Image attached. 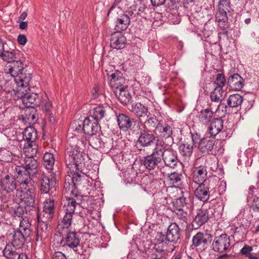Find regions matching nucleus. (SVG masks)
<instances>
[{
    "label": "nucleus",
    "mask_w": 259,
    "mask_h": 259,
    "mask_svg": "<svg viewBox=\"0 0 259 259\" xmlns=\"http://www.w3.org/2000/svg\"><path fill=\"white\" fill-rule=\"evenodd\" d=\"M24 58L22 57V59H17L12 62L9 66V73L14 78L17 86L20 85L21 88L27 87L26 83L29 82L32 77V73L26 68V65L24 66Z\"/></svg>",
    "instance_id": "obj_1"
},
{
    "label": "nucleus",
    "mask_w": 259,
    "mask_h": 259,
    "mask_svg": "<svg viewBox=\"0 0 259 259\" xmlns=\"http://www.w3.org/2000/svg\"><path fill=\"white\" fill-rule=\"evenodd\" d=\"M151 11V9L147 7L143 0H134L125 13L130 15L132 20L139 24L142 22L141 18L146 20L152 17Z\"/></svg>",
    "instance_id": "obj_2"
},
{
    "label": "nucleus",
    "mask_w": 259,
    "mask_h": 259,
    "mask_svg": "<svg viewBox=\"0 0 259 259\" xmlns=\"http://www.w3.org/2000/svg\"><path fill=\"white\" fill-rule=\"evenodd\" d=\"M81 148L75 146L73 149L65 153V163L69 169L80 170L84 163L85 154L81 151Z\"/></svg>",
    "instance_id": "obj_3"
},
{
    "label": "nucleus",
    "mask_w": 259,
    "mask_h": 259,
    "mask_svg": "<svg viewBox=\"0 0 259 259\" xmlns=\"http://www.w3.org/2000/svg\"><path fill=\"white\" fill-rule=\"evenodd\" d=\"M27 87L19 85L16 89V94L20 98H22L23 103L28 106L27 104H30L31 106H34V108L39 107L41 103V97L38 94H29L30 91L29 82H27Z\"/></svg>",
    "instance_id": "obj_4"
},
{
    "label": "nucleus",
    "mask_w": 259,
    "mask_h": 259,
    "mask_svg": "<svg viewBox=\"0 0 259 259\" xmlns=\"http://www.w3.org/2000/svg\"><path fill=\"white\" fill-rule=\"evenodd\" d=\"M117 124L120 130L123 131H131L133 133H138L140 128V122L124 113L116 114Z\"/></svg>",
    "instance_id": "obj_5"
},
{
    "label": "nucleus",
    "mask_w": 259,
    "mask_h": 259,
    "mask_svg": "<svg viewBox=\"0 0 259 259\" xmlns=\"http://www.w3.org/2000/svg\"><path fill=\"white\" fill-rule=\"evenodd\" d=\"M17 188V183L8 169L4 168L0 175V189L9 194Z\"/></svg>",
    "instance_id": "obj_6"
},
{
    "label": "nucleus",
    "mask_w": 259,
    "mask_h": 259,
    "mask_svg": "<svg viewBox=\"0 0 259 259\" xmlns=\"http://www.w3.org/2000/svg\"><path fill=\"white\" fill-rule=\"evenodd\" d=\"M214 210L213 208H207L204 204L202 205L200 208L196 210V214L193 220L192 226L195 224L198 228L207 223L210 219L215 217Z\"/></svg>",
    "instance_id": "obj_7"
},
{
    "label": "nucleus",
    "mask_w": 259,
    "mask_h": 259,
    "mask_svg": "<svg viewBox=\"0 0 259 259\" xmlns=\"http://www.w3.org/2000/svg\"><path fill=\"white\" fill-rule=\"evenodd\" d=\"M212 250L218 253L228 252L231 250V239L226 233L215 236L212 243Z\"/></svg>",
    "instance_id": "obj_8"
},
{
    "label": "nucleus",
    "mask_w": 259,
    "mask_h": 259,
    "mask_svg": "<svg viewBox=\"0 0 259 259\" xmlns=\"http://www.w3.org/2000/svg\"><path fill=\"white\" fill-rule=\"evenodd\" d=\"M158 145L157 143L156 146L153 149L152 152L143 157L140 160L141 165L144 166L148 170H154L159 163L161 162V158H160V152L158 151Z\"/></svg>",
    "instance_id": "obj_9"
},
{
    "label": "nucleus",
    "mask_w": 259,
    "mask_h": 259,
    "mask_svg": "<svg viewBox=\"0 0 259 259\" xmlns=\"http://www.w3.org/2000/svg\"><path fill=\"white\" fill-rule=\"evenodd\" d=\"M158 151L160 152L161 161H163L165 166L174 168L178 164L179 160L177 151L171 148L163 149L158 146Z\"/></svg>",
    "instance_id": "obj_10"
},
{
    "label": "nucleus",
    "mask_w": 259,
    "mask_h": 259,
    "mask_svg": "<svg viewBox=\"0 0 259 259\" xmlns=\"http://www.w3.org/2000/svg\"><path fill=\"white\" fill-rule=\"evenodd\" d=\"M140 135L137 143L142 147H148L152 146L155 143L157 137L153 132L143 125L142 128H140Z\"/></svg>",
    "instance_id": "obj_11"
},
{
    "label": "nucleus",
    "mask_w": 259,
    "mask_h": 259,
    "mask_svg": "<svg viewBox=\"0 0 259 259\" xmlns=\"http://www.w3.org/2000/svg\"><path fill=\"white\" fill-rule=\"evenodd\" d=\"M64 234L66 235L65 237L66 244L69 247L73 248L74 251L77 253L83 254L82 248L79 244L80 234L75 231H70V230L64 231Z\"/></svg>",
    "instance_id": "obj_12"
},
{
    "label": "nucleus",
    "mask_w": 259,
    "mask_h": 259,
    "mask_svg": "<svg viewBox=\"0 0 259 259\" xmlns=\"http://www.w3.org/2000/svg\"><path fill=\"white\" fill-rule=\"evenodd\" d=\"M12 176L15 180L17 181L23 185L24 189L30 182V176L24 166L14 165L11 167Z\"/></svg>",
    "instance_id": "obj_13"
},
{
    "label": "nucleus",
    "mask_w": 259,
    "mask_h": 259,
    "mask_svg": "<svg viewBox=\"0 0 259 259\" xmlns=\"http://www.w3.org/2000/svg\"><path fill=\"white\" fill-rule=\"evenodd\" d=\"M223 123L224 120L222 117L213 118L208 128L210 135L215 137L221 133L223 138H230V136L228 135L227 131L224 129Z\"/></svg>",
    "instance_id": "obj_14"
},
{
    "label": "nucleus",
    "mask_w": 259,
    "mask_h": 259,
    "mask_svg": "<svg viewBox=\"0 0 259 259\" xmlns=\"http://www.w3.org/2000/svg\"><path fill=\"white\" fill-rule=\"evenodd\" d=\"M191 194L189 191L182 189L181 196L172 200L171 209H180L185 207L187 209L188 205L191 201Z\"/></svg>",
    "instance_id": "obj_15"
},
{
    "label": "nucleus",
    "mask_w": 259,
    "mask_h": 259,
    "mask_svg": "<svg viewBox=\"0 0 259 259\" xmlns=\"http://www.w3.org/2000/svg\"><path fill=\"white\" fill-rule=\"evenodd\" d=\"M215 137L210 135L200 139L198 142V148L202 153L212 154L216 151Z\"/></svg>",
    "instance_id": "obj_16"
},
{
    "label": "nucleus",
    "mask_w": 259,
    "mask_h": 259,
    "mask_svg": "<svg viewBox=\"0 0 259 259\" xmlns=\"http://www.w3.org/2000/svg\"><path fill=\"white\" fill-rule=\"evenodd\" d=\"M192 180L196 184L207 182V166L205 164L199 165L196 162L192 171Z\"/></svg>",
    "instance_id": "obj_17"
},
{
    "label": "nucleus",
    "mask_w": 259,
    "mask_h": 259,
    "mask_svg": "<svg viewBox=\"0 0 259 259\" xmlns=\"http://www.w3.org/2000/svg\"><path fill=\"white\" fill-rule=\"evenodd\" d=\"M82 130L85 135L89 136L95 135L101 132L99 123L88 116L82 122Z\"/></svg>",
    "instance_id": "obj_18"
},
{
    "label": "nucleus",
    "mask_w": 259,
    "mask_h": 259,
    "mask_svg": "<svg viewBox=\"0 0 259 259\" xmlns=\"http://www.w3.org/2000/svg\"><path fill=\"white\" fill-rule=\"evenodd\" d=\"M174 124L168 121L162 120L157 130L160 138L165 140L170 139L172 141V144L174 143V138L172 135L174 133Z\"/></svg>",
    "instance_id": "obj_19"
},
{
    "label": "nucleus",
    "mask_w": 259,
    "mask_h": 259,
    "mask_svg": "<svg viewBox=\"0 0 259 259\" xmlns=\"http://www.w3.org/2000/svg\"><path fill=\"white\" fill-rule=\"evenodd\" d=\"M22 121L24 124H33L38 119V114L34 106H26L22 111Z\"/></svg>",
    "instance_id": "obj_20"
},
{
    "label": "nucleus",
    "mask_w": 259,
    "mask_h": 259,
    "mask_svg": "<svg viewBox=\"0 0 259 259\" xmlns=\"http://www.w3.org/2000/svg\"><path fill=\"white\" fill-rule=\"evenodd\" d=\"M74 212L65 211V214L63 218L60 222L59 221L57 228L59 229V234L61 237L59 243L62 244L64 242V231H68L69 228L70 227L72 223V217Z\"/></svg>",
    "instance_id": "obj_21"
},
{
    "label": "nucleus",
    "mask_w": 259,
    "mask_h": 259,
    "mask_svg": "<svg viewBox=\"0 0 259 259\" xmlns=\"http://www.w3.org/2000/svg\"><path fill=\"white\" fill-rule=\"evenodd\" d=\"M197 134L196 136L192 135V143H188V142L181 143L178 148L179 152L183 158L185 159H189L193 152V146L197 143L198 138H197Z\"/></svg>",
    "instance_id": "obj_22"
},
{
    "label": "nucleus",
    "mask_w": 259,
    "mask_h": 259,
    "mask_svg": "<svg viewBox=\"0 0 259 259\" xmlns=\"http://www.w3.org/2000/svg\"><path fill=\"white\" fill-rule=\"evenodd\" d=\"M198 187L194 191L196 197L201 201L206 202L210 196V187L207 182L198 184Z\"/></svg>",
    "instance_id": "obj_23"
},
{
    "label": "nucleus",
    "mask_w": 259,
    "mask_h": 259,
    "mask_svg": "<svg viewBox=\"0 0 259 259\" xmlns=\"http://www.w3.org/2000/svg\"><path fill=\"white\" fill-rule=\"evenodd\" d=\"M64 189L65 194H69L72 196H74L77 200H81L82 195L80 192L77 189V185L73 180L70 179L69 177H66L64 183Z\"/></svg>",
    "instance_id": "obj_24"
},
{
    "label": "nucleus",
    "mask_w": 259,
    "mask_h": 259,
    "mask_svg": "<svg viewBox=\"0 0 259 259\" xmlns=\"http://www.w3.org/2000/svg\"><path fill=\"white\" fill-rule=\"evenodd\" d=\"M126 38L121 32L115 31L111 34L110 46L116 50H121L125 48Z\"/></svg>",
    "instance_id": "obj_25"
},
{
    "label": "nucleus",
    "mask_w": 259,
    "mask_h": 259,
    "mask_svg": "<svg viewBox=\"0 0 259 259\" xmlns=\"http://www.w3.org/2000/svg\"><path fill=\"white\" fill-rule=\"evenodd\" d=\"M114 93L117 96L118 100L123 105L127 106L132 103V95L128 90L127 85L121 87L119 90H115Z\"/></svg>",
    "instance_id": "obj_26"
},
{
    "label": "nucleus",
    "mask_w": 259,
    "mask_h": 259,
    "mask_svg": "<svg viewBox=\"0 0 259 259\" xmlns=\"http://www.w3.org/2000/svg\"><path fill=\"white\" fill-rule=\"evenodd\" d=\"M169 242L177 243L181 238V229L175 222L171 223L167 228L166 232Z\"/></svg>",
    "instance_id": "obj_27"
},
{
    "label": "nucleus",
    "mask_w": 259,
    "mask_h": 259,
    "mask_svg": "<svg viewBox=\"0 0 259 259\" xmlns=\"http://www.w3.org/2000/svg\"><path fill=\"white\" fill-rule=\"evenodd\" d=\"M212 239V236L211 234L199 232L193 236L192 238V245L195 247L201 245L204 247L210 243Z\"/></svg>",
    "instance_id": "obj_28"
},
{
    "label": "nucleus",
    "mask_w": 259,
    "mask_h": 259,
    "mask_svg": "<svg viewBox=\"0 0 259 259\" xmlns=\"http://www.w3.org/2000/svg\"><path fill=\"white\" fill-rule=\"evenodd\" d=\"M22 54L19 50L8 48L7 46L1 58L4 61L11 63L17 59H22Z\"/></svg>",
    "instance_id": "obj_29"
},
{
    "label": "nucleus",
    "mask_w": 259,
    "mask_h": 259,
    "mask_svg": "<svg viewBox=\"0 0 259 259\" xmlns=\"http://www.w3.org/2000/svg\"><path fill=\"white\" fill-rule=\"evenodd\" d=\"M111 78L109 84L115 90H119L121 87H124L123 84L125 82V78L123 76L121 72L118 70L115 71L110 75Z\"/></svg>",
    "instance_id": "obj_30"
},
{
    "label": "nucleus",
    "mask_w": 259,
    "mask_h": 259,
    "mask_svg": "<svg viewBox=\"0 0 259 259\" xmlns=\"http://www.w3.org/2000/svg\"><path fill=\"white\" fill-rule=\"evenodd\" d=\"M227 84L232 90L240 91L244 85V80L238 73H234L228 78Z\"/></svg>",
    "instance_id": "obj_31"
},
{
    "label": "nucleus",
    "mask_w": 259,
    "mask_h": 259,
    "mask_svg": "<svg viewBox=\"0 0 259 259\" xmlns=\"http://www.w3.org/2000/svg\"><path fill=\"white\" fill-rule=\"evenodd\" d=\"M131 19H132L131 17L125 12L124 14L118 17L115 26L116 31L122 32V31L126 30L130 25Z\"/></svg>",
    "instance_id": "obj_32"
},
{
    "label": "nucleus",
    "mask_w": 259,
    "mask_h": 259,
    "mask_svg": "<svg viewBox=\"0 0 259 259\" xmlns=\"http://www.w3.org/2000/svg\"><path fill=\"white\" fill-rule=\"evenodd\" d=\"M107 109V106H104L102 104L99 105L94 108L93 110H90L88 117L92 118V120L99 122L105 116Z\"/></svg>",
    "instance_id": "obj_33"
},
{
    "label": "nucleus",
    "mask_w": 259,
    "mask_h": 259,
    "mask_svg": "<svg viewBox=\"0 0 259 259\" xmlns=\"http://www.w3.org/2000/svg\"><path fill=\"white\" fill-rule=\"evenodd\" d=\"M21 201L24 203L26 207H31L30 210H35L36 206L35 205V195L34 193V190L32 189H28L24 192L21 195Z\"/></svg>",
    "instance_id": "obj_34"
},
{
    "label": "nucleus",
    "mask_w": 259,
    "mask_h": 259,
    "mask_svg": "<svg viewBox=\"0 0 259 259\" xmlns=\"http://www.w3.org/2000/svg\"><path fill=\"white\" fill-rule=\"evenodd\" d=\"M213 115V112L211 110V109L207 108L198 111L196 117L199 123L207 125L211 121Z\"/></svg>",
    "instance_id": "obj_35"
},
{
    "label": "nucleus",
    "mask_w": 259,
    "mask_h": 259,
    "mask_svg": "<svg viewBox=\"0 0 259 259\" xmlns=\"http://www.w3.org/2000/svg\"><path fill=\"white\" fill-rule=\"evenodd\" d=\"M37 137V131L33 126L26 127L23 132V139L27 142L29 147L32 146V143L35 142Z\"/></svg>",
    "instance_id": "obj_36"
},
{
    "label": "nucleus",
    "mask_w": 259,
    "mask_h": 259,
    "mask_svg": "<svg viewBox=\"0 0 259 259\" xmlns=\"http://www.w3.org/2000/svg\"><path fill=\"white\" fill-rule=\"evenodd\" d=\"M130 111L138 117H145L150 114L148 108L140 102L132 104Z\"/></svg>",
    "instance_id": "obj_37"
},
{
    "label": "nucleus",
    "mask_w": 259,
    "mask_h": 259,
    "mask_svg": "<svg viewBox=\"0 0 259 259\" xmlns=\"http://www.w3.org/2000/svg\"><path fill=\"white\" fill-rule=\"evenodd\" d=\"M243 100V97L239 94L231 95L227 99V105H225V109L228 107L236 109L239 107L240 108ZM227 110L225 109V112Z\"/></svg>",
    "instance_id": "obj_38"
},
{
    "label": "nucleus",
    "mask_w": 259,
    "mask_h": 259,
    "mask_svg": "<svg viewBox=\"0 0 259 259\" xmlns=\"http://www.w3.org/2000/svg\"><path fill=\"white\" fill-rule=\"evenodd\" d=\"M25 166L24 168L29 172L30 176L35 175L38 171V162L33 157H28L25 159Z\"/></svg>",
    "instance_id": "obj_39"
},
{
    "label": "nucleus",
    "mask_w": 259,
    "mask_h": 259,
    "mask_svg": "<svg viewBox=\"0 0 259 259\" xmlns=\"http://www.w3.org/2000/svg\"><path fill=\"white\" fill-rule=\"evenodd\" d=\"M53 184L52 180H50V178L45 174H41L40 178V191L41 193H48Z\"/></svg>",
    "instance_id": "obj_40"
},
{
    "label": "nucleus",
    "mask_w": 259,
    "mask_h": 259,
    "mask_svg": "<svg viewBox=\"0 0 259 259\" xmlns=\"http://www.w3.org/2000/svg\"><path fill=\"white\" fill-rule=\"evenodd\" d=\"M147 117V119L144 125H145L148 130H152V132L157 130L162 120H159L155 115H150L149 114Z\"/></svg>",
    "instance_id": "obj_41"
},
{
    "label": "nucleus",
    "mask_w": 259,
    "mask_h": 259,
    "mask_svg": "<svg viewBox=\"0 0 259 259\" xmlns=\"http://www.w3.org/2000/svg\"><path fill=\"white\" fill-rule=\"evenodd\" d=\"M13 238L12 244L19 248L22 247L26 241V238L22 235V233L18 229L14 231Z\"/></svg>",
    "instance_id": "obj_42"
},
{
    "label": "nucleus",
    "mask_w": 259,
    "mask_h": 259,
    "mask_svg": "<svg viewBox=\"0 0 259 259\" xmlns=\"http://www.w3.org/2000/svg\"><path fill=\"white\" fill-rule=\"evenodd\" d=\"M249 206L251 216L259 218V196L254 197Z\"/></svg>",
    "instance_id": "obj_43"
},
{
    "label": "nucleus",
    "mask_w": 259,
    "mask_h": 259,
    "mask_svg": "<svg viewBox=\"0 0 259 259\" xmlns=\"http://www.w3.org/2000/svg\"><path fill=\"white\" fill-rule=\"evenodd\" d=\"M16 246L11 244H7L3 251L4 256L8 259H14L18 254V253L14 250Z\"/></svg>",
    "instance_id": "obj_44"
},
{
    "label": "nucleus",
    "mask_w": 259,
    "mask_h": 259,
    "mask_svg": "<svg viewBox=\"0 0 259 259\" xmlns=\"http://www.w3.org/2000/svg\"><path fill=\"white\" fill-rule=\"evenodd\" d=\"M182 174H179L177 172H174L167 175V181H169V184L172 185L174 187H178L174 186L177 185L178 186L182 184Z\"/></svg>",
    "instance_id": "obj_45"
},
{
    "label": "nucleus",
    "mask_w": 259,
    "mask_h": 259,
    "mask_svg": "<svg viewBox=\"0 0 259 259\" xmlns=\"http://www.w3.org/2000/svg\"><path fill=\"white\" fill-rule=\"evenodd\" d=\"M224 90L220 88H215L214 90L210 93V98L211 101L217 103H221L223 99Z\"/></svg>",
    "instance_id": "obj_46"
},
{
    "label": "nucleus",
    "mask_w": 259,
    "mask_h": 259,
    "mask_svg": "<svg viewBox=\"0 0 259 259\" xmlns=\"http://www.w3.org/2000/svg\"><path fill=\"white\" fill-rule=\"evenodd\" d=\"M55 162L54 155L49 152L45 153L43 157V163L44 166L48 170L53 169Z\"/></svg>",
    "instance_id": "obj_47"
},
{
    "label": "nucleus",
    "mask_w": 259,
    "mask_h": 259,
    "mask_svg": "<svg viewBox=\"0 0 259 259\" xmlns=\"http://www.w3.org/2000/svg\"><path fill=\"white\" fill-rule=\"evenodd\" d=\"M55 208V202L54 200H50L46 202L44 207V211L48 214L49 219H52L54 216Z\"/></svg>",
    "instance_id": "obj_48"
},
{
    "label": "nucleus",
    "mask_w": 259,
    "mask_h": 259,
    "mask_svg": "<svg viewBox=\"0 0 259 259\" xmlns=\"http://www.w3.org/2000/svg\"><path fill=\"white\" fill-rule=\"evenodd\" d=\"M171 211L174 212L175 216L181 221L183 222L187 223L188 221V212L184 209H171Z\"/></svg>",
    "instance_id": "obj_49"
},
{
    "label": "nucleus",
    "mask_w": 259,
    "mask_h": 259,
    "mask_svg": "<svg viewBox=\"0 0 259 259\" xmlns=\"http://www.w3.org/2000/svg\"><path fill=\"white\" fill-rule=\"evenodd\" d=\"M67 200L68 201V205L65 211H68L74 213L76 205L79 203V202L77 201H80L81 200H77L76 198L74 196L67 197Z\"/></svg>",
    "instance_id": "obj_50"
},
{
    "label": "nucleus",
    "mask_w": 259,
    "mask_h": 259,
    "mask_svg": "<svg viewBox=\"0 0 259 259\" xmlns=\"http://www.w3.org/2000/svg\"><path fill=\"white\" fill-rule=\"evenodd\" d=\"M234 235L237 237H242L245 234L246 228L243 224H238V226L235 225L232 228Z\"/></svg>",
    "instance_id": "obj_51"
},
{
    "label": "nucleus",
    "mask_w": 259,
    "mask_h": 259,
    "mask_svg": "<svg viewBox=\"0 0 259 259\" xmlns=\"http://www.w3.org/2000/svg\"><path fill=\"white\" fill-rule=\"evenodd\" d=\"M227 12L228 11L223 10L217 9V12L215 14V19L219 23H220V22H227L228 21Z\"/></svg>",
    "instance_id": "obj_52"
},
{
    "label": "nucleus",
    "mask_w": 259,
    "mask_h": 259,
    "mask_svg": "<svg viewBox=\"0 0 259 259\" xmlns=\"http://www.w3.org/2000/svg\"><path fill=\"white\" fill-rule=\"evenodd\" d=\"M226 83V79L224 74L223 73L217 74L215 77V80L214 82V83L217 84V87L215 88L222 89L223 87L225 86Z\"/></svg>",
    "instance_id": "obj_53"
},
{
    "label": "nucleus",
    "mask_w": 259,
    "mask_h": 259,
    "mask_svg": "<svg viewBox=\"0 0 259 259\" xmlns=\"http://www.w3.org/2000/svg\"><path fill=\"white\" fill-rule=\"evenodd\" d=\"M70 171V174L72 175L71 176H68V177H69L70 179H72L73 180L74 182H75V184H76V185L79 184V182L81 181V176L80 174H79V171H81V169L80 170H76L75 168L74 169H69Z\"/></svg>",
    "instance_id": "obj_54"
},
{
    "label": "nucleus",
    "mask_w": 259,
    "mask_h": 259,
    "mask_svg": "<svg viewBox=\"0 0 259 259\" xmlns=\"http://www.w3.org/2000/svg\"><path fill=\"white\" fill-rule=\"evenodd\" d=\"M31 225L28 223H27L26 226H23L22 225V222L20 223V227L18 229L19 231L22 233V235L24 237L27 239V238H29L31 235L32 231L31 229L29 228Z\"/></svg>",
    "instance_id": "obj_55"
},
{
    "label": "nucleus",
    "mask_w": 259,
    "mask_h": 259,
    "mask_svg": "<svg viewBox=\"0 0 259 259\" xmlns=\"http://www.w3.org/2000/svg\"><path fill=\"white\" fill-rule=\"evenodd\" d=\"M252 246L247 244H245L240 250L239 253L249 259L250 257L252 256L253 255L251 253L252 251Z\"/></svg>",
    "instance_id": "obj_56"
},
{
    "label": "nucleus",
    "mask_w": 259,
    "mask_h": 259,
    "mask_svg": "<svg viewBox=\"0 0 259 259\" xmlns=\"http://www.w3.org/2000/svg\"><path fill=\"white\" fill-rule=\"evenodd\" d=\"M218 26L221 30V32H220L219 34L228 37L229 30L230 29V24H229L228 21L225 22H220V23H219Z\"/></svg>",
    "instance_id": "obj_57"
},
{
    "label": "nucleus",
    "mask_w": 259,
    "mask_h": 259,
    "mask_svg": "<svg viewBox=\"0 0 259 259\" xmlns=\"http://www.w3.org/2000/svg\"><path fill=\"white\" fill-rule=\"evenodd\" d=\"M230 8V0H220L219 4L217 6V9L223 10L228 11L230 13L229 9Z\"/></svg>",
    "instance_id": "obj_58"
},
{
    "label": "nucleus",
    "mask_w": 259,
    "mask_h": 259,
    "mask_svg": "<svg viewBox=\"0 0 259 259\" xmlns=\"http://www.w3.org/2000/svg\"><path fill=\"white\" fill-rule=\"evenodd\" d=\"M167 235L166 233H163L162 232H157L155 240L158 243H164L168 244L169 243L168 240L166 238Z\"/></svg>",
    "instance_id": "obj_59"
},
{
    "label": "nucleus",
    "mask_w": 259,
    "mask_h": 259,
    "mask_svg": "<svg viewBox=\"0 0 259 259\" xmlns=\"http://www.w3.org/2000/svg\"><path fill=\"white\" fill-rule=\"evenodd\" d=\"M259 192V190L253 186H251L248 189V193L247 196V200L253 199L255 197H259L257 196V192Z\"/></svg>",
    "instance_id": "obj_60"
},
{
    "label": "nucleus",
    "mask_w": 259,
    "mask_h": 259,
    "mask_svg": "<svg viewBox=\"0 0 259 259\" xmlns=\"http://www.w3.org/2000/svg\"><path fill=\"white\" fill-rule=\"evenodd\" d=\"M156 251L153 259H168V253L163 249H156Z\"/></svg>",
    "instance_id": "obj_61"
},
{
    "label": "nucleus",
    "mask_w": 259,
    "mask_h": 259,
    "mask_svg": "<svg viewBox=\"0 0 259 259\" xmlns=\"http://www.w3.org/2000/svg\"><path fill=\"white\" fill-rule=\"evenodd\" d=\"M42 108L47 114L52 113L51 111L53 108L52 103L50 101L46 102L42 106Z\"/></svg>",
    "instance_id": "obj_62"
},
{
    "label": "nucleus",
    "mask_w": 259,
    "mask_h": 259,
    "mask_svg": "<svg viewBox=\"0 0 259 259\" xmlns=\"http://www.w3.org/2000/svg\"><path fill=\"white\" fill-rule=\"evenodd\" d=\"M24 214V209L22 207L18 206L17 207L14 211V217H17L20 219H22Z\"/></svg>",
    "instance_id": "obj_63"
},
{
    "label": "nucleus",
    "mask_w": 259,
    "mask_h": 259,
    "mask_svg": "<svg viewBox=\"0 0 259 259\" xmlns=\"http://www.w3.org/2000/svg\"><path fill=\"white\" fill-rule=\"evenodd\" d=\"M93 97L94 99L97 98L101 94V91L98 84H95L93 89Z\"/></svg>",
    "instance_id": "obj_64"
}]
</instances>
